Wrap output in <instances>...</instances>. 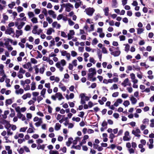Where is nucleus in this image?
<instances>
[{"mask_svg":"<svg viewBox=\"0 0 154 154\" xmlns=\"http://www.w3.org/2000/svg\"><path fill=\"white\" fill-rule=\"evenodd\" d=\"M105 15L108 16L109 14V9L108 7H106L103 9Z\"/></svg>","mask_w":154,"mask_h":154,"instance_id":"4c0bfd02","label":"nucleus"},{"mask_svg":"<svg viewBox=\"0 0 154 154\" xmlns=\"http://www.w3.org/2000/svg\"><path fill=\"white\" fill-rule=\"evenodd\" d=\"M30 61L32 63L34 64H36L38 62L37 60L34 58H31Z\"/></svg>","mask_w":154,"mask_h":154,"instance_id":"864d4df0","label":"nucleus"},{"mask_svg":"<svg viewBox=\"0 0 154 154\" xmlns=\"http://www.w3.org/2000/svg\"><path fill=\"white\" fill-rule=\"evenodd\" d=\"M97 103L94 104L91 101H89L88 102V105L89 106V107L91 108L93 106H94L95 105L97 104Z\"/></svg>","mask_w":154,"mask_h":154,"instance_id":"4d7b16f0","label":"nucleus"},{"mask_svg":"<svg viewBox=\"0 0 154 154\" xmlns=\"http://www.w3.org/2000/svg\"><path fill=\"white\" fill-rule=\"evenodd\" d=\"M131 85V83L128 78L125 79L123 82L122 83V85L124 87L128 85L130 86Z\"/></svg>","mask_w":154,"mask_h":154,"instance_id":"f8f14e48","label":"nucleus"},{"mask_svg":"<svg viewBox=\"0 0 154 154\" xmlns=\"http://www.w3.org/2000/svg\"><path fill=\"white\" fill-rule=\"evenodd\" d=\"M80 140V138L79 137H77L73 141V143L74 144H76L77 143L78 141H79Z\"/></svg>","mask_w":154,"mask_h":154,"instance_id":"8fccbe9b","label":"nucleus"},{"mask_svg":"<svg viewBox=\"0 0 154 154\" xmlns=\"http://www.w3.org/2000/svg\"><path fill=\"white\" fill-rule=\"evenodd\" d=\"M31 65V64L30 63H28L24 65L23 67L25 69H28L29 68V66Z\"/></svg>","mask_w":154,"mask_h":154,"instance_id":"5fc2aeb1","label":"nucleus"},{"mask_svg":"<svg viewBox=\"0 0 154 154\" xmlns=\"http://www.w3.org/2000/svg\"><path fill=\"white\" fill-rule=\"evenodd\" d=\"M5 42L4 43L5 45L6 46H7L10 45H9V40L8 38H6L4 39Z\"/></svg>","mask_w":154,"mask_h":154,"instance_id":"ea45409f","label":"nucleus"},{"mask_svg":"<svg viewBox=\"0 0 154 154\" xmlns=\"http://www.w3.org/2000/svg\"><path fill=\"white\" fill-rule=\"evenodd\" d=\"M63 5L65 8L66 11L68 12H70L71 10V9L73 8V5L70 3L63 4Z\"/></svg>","mask_w":154,"mask_h":154,"instance_id":"20e7f679","label":"nucleus"},{"mask_svg":"<svg viewBox=\"0 0 154 154\" xmlns=\"http://www.w3.org/2000/svg\"><path fill=\"white\" fill-rule=\"evenodd\" d=\"M72 140L73 139L72 138H69L68 139V141H67L66 143V145L68 146H70V144L72 143Z\"/></svg>","mask_w":154,"mask_h":154,"instance_id":"f704fd0d","label":"nucleus"},{"mask_svg":"<svg viewBox=\"0 0 154 154\" xmlns=\"http://www.w3.org/2000/svg\"><path fill=\"white\" fill-rule=\"evenodd\" d=\"M89 73L88 74V80H91V78L96 74V71L94 68H91L88 69Z\"/></svg>","mask_w":154,"mask_h":154,"instance_id":"f03ea898","label":"nucleus"},{"mask_svg":"<svg viewBox=\"0 0 154 154\" xmlns=\"http://www.w3.org/2000/svg\"><path fill=\"white\" fill-rule=\"evenodd\" d=\"M5 33L8 34L13 37L14 35V31L12 28H8L5 30Z\"/></svg>","mask_w":154,"mask_h":154,"instance_id":"39448f33","label":"nucleus"},{"mask_svg":"<svg viewBox=\"0 0 154 154\" xmlns=\"http://www.w3.org/2000/svg\"><path fill=\"white\" fill-rule=\"evenodd\" d=\"M36 89V83L34 82H32L31 84V90L34 91Z\"/></svg>","mask_w":154,"mask_h":154,"instance_id":"72a5a7b5","label":"nucleus"},{"mask_svg":"<svg viewBox=\"0 0 154 154\" xmlns=\"http://www.w3.org/2000/svg\"><path fill=\"white\" fill-rule=\"evenodd\" d=\"M131 139L129 136V133L128 131H126L124 133V136L123 137V140L125 141H129Z\"/></svg>","mask_w":154,"mask_h":154,"instance_id":"1a4fd4ad","label":"nucleus"},{"mask_svg":"<svg viewBox=\"0 0 154 154\" xmlns=\"http://www.w3.org/2000/svg\"><path fill=\"white\" fill-rule=\"evenodd\" d=\"M25 24V23L23 22H21L20 23L18 26V29H22Z\"/></svg>","mask_w":154,"mask_h":154,"instance_id":"e433bc0d","label":"nucleus"},{"mask_svg":"<svg viewBox=\"0 0 154 154\" xmlns=\"http://www.w3.org/2000/svg\"><path fill=\"white\" fill-rule=\"evenodd\" d=\"M112 7L114 8H116L117 7V3L116 0H112Z\"/></svg>","mask_w":154,"mask_h":154,"instance_id":"c756f323","label":"nucleus"},{"mask_svg":"<svg viewBox=\"0 0 154 154\" xmlns=\"http://www.w3.org/2000/svg\"><path fill=\"white\" fill-rule=\"evenodd\" d=\"M17 116L19 119L22 120V121H25L26 119V118L24 115L20 113L19 111H17Z\"/></svg>","mask_w":154,"mask_h":154,"instance_id":"9d476101","label":"nucleus"},{"mask_svg":"<svg viewBox=\"0 0 154 154\" xmlns=\"http://www.w3.org/2000/svg\"><path fill=\"white\" fill-rule=\"evenodd\" d=\"M23 88L25 91H28L30 89V86L29 85H25Z\"/></svg>","mask_w":154,"mask_h":154,"instance_id":"79ce46f5","label":"nucleus"},{"mask_svg":"<svg viewBox=\"0 0 154 154\" xmlns=\"http://www.w3.org/2000/svg\"><path fill=\"white\" fill-rule=\"evenodd\" d=\"M109 51L112 52H113V51H115L116 50V49L119 50V47H117L116 48H114L113 47H112L111 48H110L109 49Z\"/></svg>","mask_w":154,"mask_h":154,"instance_id":"052dcab7","label":"nucleus"},{"mask_svg":"<svg viewBox=\"0 0 154 154\" xmlns=\"http://www.w3.org/2000/svg\"><path fill=\"white\" fill-rule=\"evenodd\" d=\"M77 61L76 60H74L72 61V64L74 66H76L77 65Z\"/></svg>","mask_w":154,"mask_h":154,"instance_id":"338daca9","label":"nucleus"},{"mask_svg":"<svg viewBox=\"0 0 154 154\" xmlns=\"http://www.w3.org/2000/svg\"><path fill=\"white\" fill-rule=\"evenodd\" d=\"M82 3V2H80L79 3L76 2L75 5V8L76 9L78 8Z\"/></svg>","mask_w":154,"mask_h":154,"instance_id":"680f3d73","label":"nucleus"},{"mask_svg":"<svg viewBox=\"0 0 154 154\" xmlns=\"http://www.w3.org/2000/svg\"><path fill=\"white\" fill-rule=\"evenodd\" d=\"M14 100V98L6 100L5 101V105L6 106H8V105L11 104L13 102V100Z\"/></svg>","mask_w":154,"mask_h":154,"instance_id":"4468645a","label":"nucleus"},{"mask_svg":"<svg viewBox=\"0 0 154 154\" xmlns=\"http://www.w3.org/2000/svg\"><path fill=\"white\" fill-rule=\"evenodd\" d=\"M3 16V19L1 20V23L4 24H5L6 23V21H7L8 19V16L5 14H3L2 15Z\"/></svg>","mask_w":154,"mask_h":154,"instance_id":"2eb2a0df","label":"nucleus"},{"mask_svg":"<svg viewBox=\"0 0 154 154\" xmlns=\"http://www.w3.org/2000/svg\"><path fill=\"white\" fill-rule=\"evenodd\" d=\"M120 53L121 52L120 51L118 50L116 51L111 52V55H113L114 57H117L120 55Z\"/></svg>","mask_w":154,"mask_h":154,"instance_id":"a878e982","label":"nucleus"},{"mask_svg":"<svg viewBox=\"0 0 154 154\" xmlns=\"http://www.w3.org/2000/svg\"><path fill=\"white\" fill-rule=\"evenodd\" d=\"M46 19L49 24L53 22L52 19L49 17H47Z\"/></svg>","mask_w":154,"mask_h":154,"instance_id":"6e6d98bb","label":"nucleus"},{"mask_svg":"<svg viewBox=\"0 0 154 154\" xmlns=\"http://www.w3.org/2000/svg\"><path fill=\"white\" fill-rule=\"evenodd\" d=\"M89 62L91 63H92L93 64L95 63L96 61L94 60V58L92 57H90L89 59Z\"/></svg>","mask_w":154,"mask_h":154,"instance_id":"c03bdc74","label":"nucleus"},{"mask_svg":"<svg viewBox=\"0 0 154 154\" xmlns=\"http://www.w3.org/2000/svg\"><path fill=\"white\" fill-rule=\"evenodd\" d=\"M126 89L130 93H131L133 91V89L131 87H127Z\"/></svg>","mask_w":154,"mask_h":154,"instance_id":"0e129e2a","label":"nucleus"},{"mask_svg":"<svg viewBox=\"0 0 154 154\" xmlns=\"http://www.w3.org/2000/svg\"><path fill=\"white\" fill-rule=\"evenodd\" d=\"M72 148L73 149H80L81 148V145H78L76 146H75L74 145H73L72 147Z\"/></svg>","mask_w":154,"mask_h":154,"instance_id":"a18cd8bd","label":"nucleus"},{"mask_svg":"<svg viewBox=\"0 0 154 154\" xmlns=\"http://www.w3.org/2000/svg\"><path fill=\"white\" fill-rule=\"evenodd\" d=\"M130 100L132 104H135L137 102V100L133 96H131V97H130Z\"/></svg>","mask_w":154,"mask_h":154,"instance_id":"aec40b11","label":"nucleus"},{"mask_svg":"<svg viewBox=\"0 0 154 154\" xmlns=\"http://www.w3.org/2000/svg\"><path fill=\"white\" fill-rule=\"evenodd\" d=\"M45 145H46L45 144L41 145L40 144H38L37 148L38 149H41L42 150H44L45 148Z\"/></svg>","mask_w":154,"mask_h":154,"instance_id":"c9c22d12","label":"nucleus"},{"mask_svg":"<svg viewBox=\"0 0 154 154\" xmlns=\"http://www.w3.org/2000/svg\"><path fill=\"white\" fill-rule=\"evenodd\" d=\"M0 123L3 125L6 129H8L11 126L9 122L5 119H2L0 122Z\"/></svg>","mask_w":154,"mask_h":154,"instance_id":"423d86ee","label":"nucleus"},{"mask_svg":"<svg viewBox=\"0 0 154 154\" xmlns=\"http://www.w3.org/2000/svg\"><path fill=\"white\" fill-rule=\"evenodd\" d=\"M54 32L55 31L53 29L50 28L47 30L46 33L48 35H51L52 32Z\"/></svg>","mask_w":154,"mask_h":154,"instance_id":"b1692460","label":"nucleus"},{"mask_svg":"<svg viewBox=\"0 0 154 154\" xmlns=\"http://www.w3.org/2000/svg\"><path fill=\"white\" fill-rule=\"evenodd\" d=\"M68 22L69 25L70 26H73L75 24V23L73 22L70 19H69L68 20Z\"/></svg>","mask_w":154,"mask_h":154,"instance_id":"69168bd1","label":"nucleus"},{"mask_svg":"<svg viewBox=\"0 0 154 154\" xmlns=\"http://www.w3.org/2000/svg\"><path fill=\"white\" fill-rule=\"evenodd\" d=\"M5 82L6 83V86L7 87H10L11 86V85L9 84L10 80L8 79H6L5 80Z\"/></svg>","mask_w":154,"mask_h":154,"instance_id":"603ef678","label":"nucleus"},{"mask_svg":"<svg viewBox=\"0 0 154 154\" xmlns=\"http://www.w3.org/2000/svg\"><path fill=\"white\" fill-rule=\"evenodd\" d=\"M55 96L59 100H61L62 99H64L62 94L60 92L57 93L55 94Z\"/></svg>","mask_w":154,"mask_h":154,"instance_id":"ddd939ff","label":"nucleus"},{"mask_svg":"<svg viewBox=\"0 0 154 154\" xmlns=\"http://www.w3.org/2000/svg\"><path fill=\"white\" fill-rule=\"evenodd\" d=\"M48 13L49 15L51 16L53 18H56L57 15L54 11L52 10H49L48 11Z\"/></svg>","mask_w":154,"mask_h":154,"instance_id":"a211bd4d","label":"nucleus"},{"mask_svg":"<svg viewBox=\"0 0 154 154\" xmlns=\"http://www.w3.org/2000/svg\"><path fill=\"white\" fill-rule=\"evenodd\" d=\"M31 97V94L29 93H27L24 94L22 97V98L24 100H26L27 98H30Z\"/></svg>","mask_w":154,"mask_h":154,"instance_id":"412c9836","label":"nucleus"},{"mask_svg":"<svg viewBox=\"0 0 154 154\" xmlns=\"http://www.w3.org/2000/svg\"><path fill=\"white\" fill-rule=\"evenodd\" d=\"M52 25L53 28H56L57 29H60L61 27L60 24L58 23L57 22H54L52 23Z\"/></svg>","mask_w":154,"mask_h":154,"instance_id":"6ab92c4d","label":"nucleus"},{"mask_svg":"<svg viewBox=\"0 0 154 154\" xmlns=\"http://www.w3.org/2000/svg\"><path fill=\"white\" fill-rule=\"evenodd\" d=\"M142 73L140 71L137 73V76L139 79H141L142 78Z\"/></svg>","mask_w":154,"mask_h":154,"instance_id":"bf43d9fd","label":"nucleus"},{"mask_svg":"<svg viewBox=\"0 0 154 154\" xmlns=\"http://www.w3.org/2000/svg\"><path fill=\"white\" fill-rule=\"evenodd\" d=\"M98 42V41L96 38H94L92 41V44L93 45H96Z\"/></svg>","mask_w":154,"mask_h":154,"instance_id":"37998d69","label":"nucleus"},{"mask_svg":"<svg viewBox=\"0 0 154 154\" xmlns=\"http://www.w3.org/2000/svg\"><path fill=\"white\" fill-rule=\"evenodd\" d=\"M66 65V62L64 59H62L60 61L57 62L55 66L60 72H62L64 69L63 67Z\"/></svg>","mask_w":154,"mask_h":154,"instance_id":"f257e3e1","label":"nucleus"},{"mask_svg":"<svg viewBox=\"0 0 154 154\" xmlns=\"http://www.w3.org/2000/svg\"><path fill=\"white\" fill-rule=\"evenodd\" d=\"M49 153V154H59L58 151L54 150H50Z\"/></svg>","mask_w":154,"mask_h":154,"instance_id":"3c124183","label":"nucleus"},{"mask_svg":"<svg viewBox=\"0 0 154 154\" xmlns=\"http://www.w3.org/2000/svg\"><path fill=\"white\" fill-rule=\"evenodd\" d=\"M31 20L33 23H38L37 18L36 17H33L32 18Z\"/></svg>","mask_w":154,"mask_h":154,"instance_id":"58836bf2","label":"nucleus"},{"mask_svg":"<svg viewBox=\"0 0 154 154\" xmlns=\"http://www.w3.org/2000/svg\"><path fill=\"white\" fill-rule=\"evenodd\" d=\"M26 17H23L22 18H18L17 20L18 21L23 22L26 21Z\"/></svg>","mask_w":154,"mask_h":154,"instance_id":"a19ab883","label":"nucleus"},{"mask_svg":"<svg viewBox=\"0 0 154 154\" xmlns=\"http://www.w3.org/2000/svg\"><path fill=\"white\" fill-rule=\"evenodd\" d=\"M153 143V139H149V142L147 143V145L149 146V149H151L153 148V146L152 144Z\"/></svg>","mask_w":154,"mask_h":154,"instance_id":"f3484780","label":"nucleus"},{"mask_svg":"<svg viewBox=\"0 0 154 154\" xmlns=\"http://www.w3.org/2000/svg\"><path fill=\"white\" fill-rule=\"evenodd\" d=\"M61 125L59 123H57L55 125L54 129L55 131H58L60 130Z\"/></svg>","mask_w":154,"mask_h":154,"instance_id":"5701e85b","label":"nucleus"},{"mask_svg":"<svg viewBox=\"0 0 154 154\" xmlns=\"http://www.w3.org/2000/svg\"><path fill=\"white\" fill-rule=\"evenodd\" d=\"M79 97L81 98V103L82 104L85 103V101H88L89 99V97L88 96H85L84 94H80Z\"/></svg>","mask_w":154,"mask_h":154,"instance_id":"7ed1b4c3","label":"nucleus"},{"mask_svg":"<svg viewBox=\"0 0 154 154\" xmlns=\"http://www.w3.org/2000/svg\"><path fill=\"white\" fill-rule=\"evenodd\" d=\"M85 50L86 51L88 52H90L91 51H92L93 52H94L93 50L90 48V47H86L85 48Z\"/></svg>","mask_w":154,"mask_h":154,"instance_id":"09e8293b","label":"nucleus"},{"mask_svg":"<svg viewBox=\"0 0 154 154\" xmlns=\"http://www.w3.org/2000/svg\"><path fill=\"white\" fill-rule=\"evenodd\" d=\"M132 133L137 137H139L140 136V134L141 132L140 130L138 128H136L135 130H133L132 131Z\"/></svg>","mask_w":154,"mask_h":154,"instance_id":"0eeeda50","label":"nucleus"},{"mask_svg":"<svg viewBox=\"0 0 154 154\" xmlns=\"http://www.w3.org/2000/svg\"><path fill=\"white\" fill-rule=\"evenodd\" d=\"M17 10L18 13H20L23 11V9L22 7L19 6L17 8Z\"/></svg>","mask_w":154,"mask_h":154,"instance_id":"49530a36","label":"nucleus"},{"mask_svg":"<svg viewBox=\"0 0 154 154\" xmlns=\"http://www.w3.org/2000/svg\"><path fill=\"white\" fill-rule=\"evenodd\" d=\"M137 29V34L138 35L142 33L144 30L143 28H138Z\"/></svg>","mask_w":154,"mask_h":154,"instance_id":"7c9ffc66","label":"nucleus"},{"mask_svg":"<svg viewBox=\"0 0 154 154\" xmlns=\"http://www.w3.org/2000/svg\"><path fill=\"white\" fill-rule=\"evenodd\" d=\"M24 92V90L22 88H20L17 90H15V93L16 94H22Z\"/></svg>","mask_w":154,"mask_h":154,"instance_id":"393cba45","label":"nucleus"},{"mask_svg":"<svg viewBox=\"0 0 154 154\" xmlns=\"http://www.w3.org/2000/svg\"><path fill=\"white\" fill-rule=\"evenodd\" d=\"M74 34L75 32L73 30H70L69 33L67 34L68 39L69 40L72 39L73 38Z\"/></svg>","mask_w":154,"mask_h":154,"instance_id":"9b49d317","label":"nucleus"},{"mask_svg":"<svg viewBox=\"0 0 154 154\" xmlns=\"http://www.w3.org/2000/svg\"><path fill=\"white\" fill-rule=\"evenodd\" d=\"M5 149L8 151V154H12V150L11 149V147L10 146H5Z\"/></svg>","mask_w":154,"mask_h":154,"instance_id":"bb28decb","label":"nucleus"},{"mask_svg":"<svg viewBox=\"0 0 154 154\" xmlns=\"http://www.w3.org/2000/svg\"><path fill=\"white\" fill-rule=\"evenodd\" d=\"M58 86L63 91H65L66 90V87L64 86L63 84L61 83H60Z\"/></svg>","mask_w":154,"mask_h":154,"instance_id":"4be33fe9","label":"nucleus"},{"mask_svg":"<svg viewBox=\"0 0 154 154\" xmlns=\"http://www.w3.org/2000/svg\"><path fill=\"white\" fill-rule=\"evenodd\" d=\"M149 122V119L147 118H145L143 119L142 121V123L145 124V125L146 124H148V122Z\"/></svg>","mask_w":154,"mask_h":154,"instance_id":"13d9d810","label":"nucleus"},{"mask_svg":"<svg viewBox=\"0 0 154 154\" xmlns=\"http://www.w3.org/2000/svg\"><path fill=\"white\" fill-rule=\"evenodd\" d=\"M46 89H45V88H43L42 89L41 91V92H40L41 96H42V97L44 98H45V95L46 93Z\"/></svg>","mask_w":154,"mask_h":154,"instance_id":"cd10ccee","label":"nucleus"},{"mask_svg":"<svg viewBox=\"0 0 154 154\" xmlns=\"http://www.w3.org/2000/svg\"><path fill=\"white\" fill-rule=\"evenodd\" d=\"M150 122H151L150 124V127L152 128L154 127V119L151 120Z\"/></svg>","mask_w":154,"mask_h":154,"instance_id":"774afa93","label":"nucleus"},{"mask_svg":"<svg viewBox=\"0 0 154 154\" xmlns=\"http://www.w3.org/2000/svg\"><path fill=\"white\" fill-rule=\"evenodd\" d=\"M86 14L89 16H91L92 15L94 11V10L91 8H89L85 9Z\"/></svg>","mask_w":154,"mask_h":154,"instance_id":"6e6552de","label":"nucleus"},{"mask_svg":"<svg viewBox=\"0 0 154 154\" xmlns=\"http://www.w3.org/2000/svg\"><path fill=\"white\" fill-rule=\"evenodd\" d=\"M15 3L14 2H12L11 3L8 5V6L10 8L12 9L14 6H15Z\"/></svg>","mask_w":154,"mask_h":154,"instance_id":"de8ad7c7","label":"nucleus"},{"mask_svg":"<svg viewBox=\"0 0 154 154\" xmlns=\"http://www.w3.org/2000/svg\"><path fill=\"white\" fill-rule=\"evenodd\" d=\"M26 109L25 107H23L20 108L19 106H17V108L16 109V112L19 111L20 113L21 112H25Z\"/></svg>","mask_w":154,"mask_h":154,"instance_id":"dca6fc26","label":"nucleus"},{"mask_svg":"<svg viewBox=\"0 0 154 154\" xmlns=\"http://www.w3.org/2000/svg\"><path fill=\"white\" fill-rule=\"evenodd\" d=\"M23 34V31L22 30H17L16 31V37L18 38L19 36L22 35Z\"/></svg>","mask_w":154,"mask_h":154,"instance_id":"c85d7f7f","label":"nucleus"},{"mask_svg":"<svg viewBox=\"0 0 154 154\" xmlns=\"http://www.w3.org/2000/svg\"><path fill=\"white\" fill-rule=\"evenodd\" d=\"M28 15L29 19L34 17L35 14L33 12L31 11H29L28 13Z\"/></svg>","mask_w":154,"mask_h":154,"instance_id":"473e14b6","label":"nucleus"},{"mask_svg":"<svg viewBox=\"0 0 154 154\" xmlns=\"http://www.w3.org/2000/svg\"><path fill=\"white\" fill-rule=\"evenodd\" d=\"M123 104L125 106L127 107L130 104V102L128 100H125Z\"/></svg>","mask_w":154,"mask_h":154,"instance_id":"e2e57ef3","label":"nucleus"},{"mask_svg":"<svg viewBox=\"0 0 154 154\" xmlns=\"http://www.w3.org/2000/svg\"><path fill=\"white\" fill-rule=\"evenodd\" d=\"M42 119L41 118H40L39 120L35 123V125L37 127L39 126L42 123Z\"/></svg>","mask_w":154,"mask_h":154,"instance_id":"2f4dec72","label":"nucleus"}]
</instances>
